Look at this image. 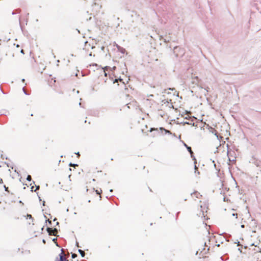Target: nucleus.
Instances as JSON below:
<instances>
[{
    "label": "nucleus",
    "instance_id": "f257e3e1",
    "mask_svg": "<svg viewBox=\"0 0 261 261\" xmlns=\"http://www.w3.org/2000/svg\"><path fill=\"white\" fill-rule=\"evenodd\" d=\"M97 79L95 80V84L98 85H103L106 83L107 75L105 70H101L100 75H96Z\"/></svg>",
    "mask_w": 261,
    "mask_h": 261
},
{
    "label": "nucleus",
    "instance_id": "f03ea898",
    "mask_svg": "<svg viewBox=\"0 0 261 261\" xmlns=\"http://www.w3.org/2000/svg\"><path fill=\"white\" fill-rule=\"evenodd\" d=\"M63 94V91L61 88L56 87L55 88V92L53 95L54 99L56 101H60L61 99V96Z\"/></svg>",
    "mask_w": 261,
    "mask_h": 261
},
{
    "label": "nucleus",
    "instance_id": "7ed1b4c3",
    "mask_svg": "<svg viewBox=\"0 0 261 261\" xmlns=\"http://www.w3.org/2000/svg\"><path fill=\"white\" fill-rule=\"evenodd\" d=\"M19 218V216L17 214H12L10 217V221L13 223H17Z\"/></svg>",
    "mask_w": 261,
    "mask_h": 261
},
{
    "label": "nucleus",
    "instance_id": "20e7f679",
    "mask_svg": "<svg viewBox=\"0 0 261 261\" xmlns=\"http://www.w3.org/2000/svg\"><path fill=\"white\" fill-rule=\"evenodd\" d=\"M47 231L50 236H56L58 233L57 229L56 228H54L53 229L51 228H47Z\"/></svg>",
    "mask_w": 261,
    "mask_h": 261
},
{
    "label": "nucleus",
    "instance_id": "39448f33",
    "mask_svg": "<svg viewBox=\"0 0 261 261\" xmlns=\"http://www.w3.org/2000/svg\"><path fill=\"white\" fill-rule=\"evenodd\" d=\"M202 196V195L197 191L194 192L191 194V197L194 200H195L196 198L200 199L201 198Z\"/></svg>",
    "mask_w": 261,
    "mask_h": 261
},
{
    "label": "nucleus",
    "instance_id": "423d86ee",
    "mask_svg": "<svg viewBox=\"0 0 261 261\" xmlns=\"http://www.w3.org/2000/svg\"><path fill=\"white\" fill-rule=\"evenodd\" d=\"M66 255L65 254L64 252V251L62 249V252L60 254V260L59 261H68V259H67L65 256Z\"/></svg>",
    "mask_w": 261,
    "mask_h": 261
},
{
    "label": "nucleus",
    "instance_id": "0eeeda50",
    "mask_svg": "<svg viewBox=\"0 0 261 261\" xmlns=\"http://www.w3.org/2000/svg\"><path fill=\"white\" fill-rule=\"evenodd\" d=\"M48 83L50 86H55V83H56V80L55 78L50 77L49 79L48 80Z\"/></svg>",
    "mask_w": 261,
    "mask_h": 261
},
{
    "label": "nucleus",
    "instance_id": "6e6552de",
    "mask_svg": "<svg viewBox=\"0 0 261 261\" xmlns=\"http://www.w3.org/2000/svg\"><path fill=\"white\" fill-rule=\"evenodd\" d=\"M184 145L187 147L188 150L190 153L191 157L193 158V152L192 151L191 147L188 146L186 144H185V143L184 144Z\"/></svg>",
    "mask_w": 261,
    "mask_h": 261
},
{
    "label": "nucleus",
    "instance_id": "1a4fd4ad",
    "mask_svg": "<svg viewBox=\"0 0 261 261\" xmlns=\"http://www.w3.org/2000/svg\"><path fill=\"white\" fill-rule=\"evenodd\" d=\"M160 129L161 130L162 134H166L167 133H168L170 134H171L169 130L165 129V128H163L162 127H161Z\"/></svg>",
    "mask_w": 261,
    "mask_h": 261
},
{
    "label": "nucleus",
    "instance_id": "9d476101",
    "mask_svg": "<svg viewBox=\"0 0 261 261\" xmlns=\"http://www.w3.org/2000/svg\"><path fill=\"white\" fill-rule=\"evenodd\" d=\"M79 252L81 254L82 257H84L85 256V252L81 249L78 250Z\"/></svg>",
    "mask_w": 261,
    "mask_h": 261
},
{
    "label": "nucleus",
    "instance_id": "9b49d317",
    "mask_svg": "<svg viewBox=\"0 0 261 261\" xmlns=\"http://www.w3.org/2000/svg\"><path fill=\"white\" fill-rule=\"evenodd\" d=\"M27 180H28V181H31V179H32L31 176V175H28L27 178Z\"/></svg>",
    "mask_w": 261,
    "mask_h": 261
},
{
    "label": "nucleus",
    "instance_id": "f8f14e48",
    "mask_svg": "<svg viewBox=\"0 0 261 261\" xmlns=\"http://www.w3.org/2000/svg\"><path fill=\"white\" fill-rule=\"evenodd\" d=\"M207 209V206L206 204H205L204 208L202 211L203 212H204V211H205L206 212Z\"/></svg>",
    "mask_w": 261,
    "mask_h": 261
},
{
    "label": "nucleus",
    "instance_id": "ddd939ff",
    "mask_svg": "<svg viewBox=\"0 0 261 261\" xmlns=\"http://www.w3.org/2000/svg\"><path fill=\"white\" fill-rule=\"evenodd\" d=\"M69 166H70V167H76V166H77L78 165H76V164H73L70 163V164H69Z\"/></svg>",
    "mask_w": 261,
    "mask_h": 261
},
{
    "label": "nucleus",
    "instance_id": "4468645a",
    "mask_svg": "<svg viewBox=\"0 0 261 261\" xmlns=\"http://www.w3.org/2000/svg\"><path fill=\"white\" fill-rule=\"evenodd\" d=\"M27 218H29V219H33V218H32V216L31 215H29V214H28L27 215Z\"/></svg>",
    "mask_w": 261,
    "mask_h": 261
},
{
    "label": "nucleus",
    "instance_id": "2eb2a0df",
    "mask_svg": "<svg viewBox=\"0 0 261 261\" xmlns=\"http://www.w3.org/2000/svg\"><path fill=\"white\" fill-rule=\"evenodd\" d=\"M76 256H77V255L76 254H75V253L72 254V255H71L72 258H74Z\"/></svg>",
    "mask_w": 261,
    "mask_h": 261
},
{
    "label": "nucleus",
    "instance_id": "dca6fc26",
    "mask_svg": "<svg viewBox=\"0 0 261 261\" xmlns=\"http://www.w3.org/2000/svg\"><path fill=\"white\" fill-rule=\"evenodd\" d=\"M232 216H234V217H235V218H236V219H237V218H238V215H237V214H236H236L233 213V214H232Z\"/></svg>",
    "mask_w": 261,
    "mask_h": 261
},
{
    "label": "nucleus",
    "instance_id": "f3484780",
    "mask_svg": "<svg viewBox=\"0 0 261 261\" xmlns=\"http://www.w3.org/2000/svg\"><path fill=\"white\" fill-rule=\"evenodd\" d=\"M203 261H209V259L207 258H204Z\"/></svg>",
    "mask_w": 261,
    "mask_h": 261
},
{
    "label": "nucleus",
    "instance_id": "a211bd4d",
    "mask_svg": "<svg viewBox=\"0 0 261 261\" xmlns=\"http://www.w3.org/2000/svg\"><path fill=\"white\" fill-rule=\"evenodd\" d=\"M119 81H122V80H121V79H119ZM118 80L116 79V80H115V82H114V83L115 82H118Z\"/></svg>",
    "mask_w": 261,
    "mask_h": 261
},
{
    "label": "nucleus",
    "instance_id": "6ab92c4d",
    "mask_svg": "<svg viewBox=\"0 0 261 261\" xmlns=\"http://www.w3.org/2000/svg\"><path fill=\"white\" fill-rule=\"evenodd\" d=\"M4 186V187H5V190H6V191L9 192V191H8V187H6V186Z\"/></svg>",
    "mask_w": 261,
    "mask_h": 261
},
{
    "label": "nucleus",
    "instance_id": "aec40b11",
    "mask_svg": "<svg viewBox=\"0 0 261 261\" xmlns=\"http://www.w3.org/2000/svg\"><path fill=\"white\" fill-rule=\"evenodd\" d=\"M20 52H21L22 54H24V51H23V50L22 49H21L20 50Z\"/></svg>",
    "mask_w": 261,
    "mask_h": 261
},
{
    "label": "nucleus",
    "instance_id": "412c9836",
    "mask_svg": "<svg viewBox=\"0 0 261 261\" xmlns=\"http://www.w3.org/2000/svg\"><path fill=\"white\" fill-rule=\"evenodd\" d=\"M3 183V179H0V184H2Z\"/></svg>",
    "mask_w": 261,
    "mask_h": 261
},
{
    "label": "nucleus",
    "instance_id": "4be33fe9",
    "mask_svg": "<svg viewBox=\"0 0 261 261\" xmlns=\"http://www.w3.org/2000/svg\"><path fill=\"white\" fill-rule=\"evenodd\" d=\"M39 189V186H37L36 187V189L35 190V191H36V190H38Z\"/></svg>",
    "mask_w": 261,
    "mask_h": 261
},
{
    "label": "nucleus",
    "instance_id": "5701e85b",
    "mask_svg": "<svg viewBox=\"0 0 261 261\" xmlns=\"http://www.w3.org/2000/svg\"><path fill=\"white\" fill-rule=\"evenodd\" d=\"M16 47H17V48L19 47V45L17 44V45H16Z\"/></svg>",
    "mask_w": 261,
    "mask_h": 261
},
{
    "label": "nucleus",
    "instance_id": "b1692460",
    "mask_svg": "<svg viewBox=\"0 0 261 261\" xmlns=\"http://www.w3.org/2000/svg\"><path fill=\"white\" fill-rule=\"evenodd\" d=\"M23 90L24 91V93L27 94V93H26V92L25 91L24 89H23Z\"/></svg>",
    "mask_w": 261,
    "mask_h": 261
},
{
    "label": "nucleus",
    "instance_id": "393cba45",
    "mask_svg": "<svg viewBox=\"0 0 261 261\" xmlns=\"http://www.w3.org/2000/svg\"><path fill=\"white\" fill-rule=\"evenodd\" d=\"M30 115H31V116H33V113H31V114H30Z\"/></svg>",
    "mask_w": 261,
    "mask_h": 261
}]
</instances>
